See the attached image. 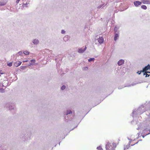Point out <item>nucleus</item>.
<instances>
[{
  "instance_id": "obj_1",
  "label": "nucleus",
  "mask_w": 150,
  "mask_h": 150,
  "mask_svg": "<svg viewBox=\"0 0 150 150\" xmlns=\"http://www.w3.org/2000/svg\"><path fill=\"white\" fill-rule=\"evenodd\" d=\"M30 135V132L23 130L21 135V137L23 141H25L29 139Z\"/></svg>"
},
{
  "instance_id": "obj_2",
  "label": "nucleus",
  "mask_w": 150,
  "mask_h": 150,
  "mask_svg": "<svg viewBox=\"0 0 150 150\" xmlns=\"http://www.w3.org/2000/svg\"><path fill=\"white\" fill-rule=\"evenodd\" d=\"M64 115L65 119V121L67 122L69 120H71V119L73 118V116H71V117H69V114H72V112L70 110H67L66 112H64Z\"/></svg>"
},
{
  "instance_id": "obj_3",
  "label": "nucleus",
  "mask_w": 150,
  "mask_h": 150,
  "mask_svg": "<svg viewBox=\"0 0 150 150\" xmlns=\"http://www.w3.org/2000/svg\"><path fill=\"white\" fill-rule=\"evenodd\" d=\"M149 122H146V121L143 123H141L137 129V130L139 129H144L143 131V133H145L146 132V130L147 129V127L148 126Z\"/></svg>"
},
{
  "instance_id": "obj_4",
  "label": "nucleus",
  "mask_w": 150,
  "mask_h": 150,
  "mask_svg": "<svg viewBox=\"0 0 150 150\" xmlns=\"http://www.w3.org/2000/svg\"><path fill=\"white\" fill-rule=\"evenodd\" d=\"M116 145V144L113 142L112 143L108 142L105 145L106 150H115V148Z\"/></svg>"
},
{
  "instance_id": "obj_5",
  "label": "nucleus",
  "mask_w": 150,
  "mask_h": 150,
  "mask_svg": "<svg viewBox=\"0 0 150 150\" xmlns=\"http://www.w3.org/2000/svg\"><path fill=\"white\" fill-rule=\"evenodd\" d=\"M144 107V105H142L137 110V114H142L144 112L146 111Z\"/></svg>"
},
{
  "instance_id": "obj_6",
  "label": "nucleus",
  "mask_w": 150,
  "mask_h": 150,
  "mask_svg": "<svg viewBox=\"0 0 150 150\" xmlns=\"http://www.w3.org/2000/svg\"><path fill=\"white\" fill-rule=\"evenodd\" d=\"M14 105L12 103H8L6 105L7 108L10 110H14Z\"/></svg>"
},
{
  "instance_id": "obj_7",
  "label": "nucleus",
  "mask_w": 150,
  "mask_h": 150,
  "mask_svg": "<svg viewBox=\"0 0 150 150\" xmlns=\"http://www.w3.org/2000/svg\"><path fill=\"white\" fill-rule=\"evenodd\" d=\"M55 60V62H57L56 66L57 69H58L59 68V64L60 63V62H61V60H62V57H59V58H56Z\"/></svg>"
},
{
  "instance_id": "obj_8",
  "label": "nucleus",
  "mask_w": 150,
  "mask_h": 150,
  "mask_svg": "<svg viewBox=\"0 0 150 150\" xmlns=\"http://www.w3.org/2000/svg\"><path fill=\"white\" fill-rule=\"evenodd\" d=\"M142 82H139L138 83H133L131 84V85H125L124 87H121L120 86H119L118 87V89H122V88H123L125 87H130L131 86H134L137 84L140 83Z\"/></svg>"
},
{
  "instance_id": "obj_9",
  "label": "nucleus",
  "mask_w": 150,
  "mask_h": 150,
  "mask_svg": "<svg viewBox=\"0 0 150 150\" xmlns=\"http://www.w3.org/2000/svg\"><path fill=\"white\" fill-rule=\"evenodd\" d=\"M87 47L86 46L84 47H83L79 48L78 52L80 53H82L84 52L86 49Z\"/></svg>"
},
{
  "instance_id": "obj_10",
  "label": "nucleus",
  "mask_w": 150,
  "mask_h": 150,
  "mask_svg": "<svg viewBox=\"0 0 150 150\" xmlns=\"http://www.w3.org/2000/svg\"><path fill=\"white\" fill-rule=\"evenodd\" d=\"M144 108L146 111L150 110V102H149L147 103L146 102L144 104Z\"/></svg>"
},
{
  "instance_id": "obj_11",
  "label": "nucleus",
  "mask_w": 150,
  "mask_h": 150,
  "mask_svg": "<svg viewBox=\"0 0 150 150\" xmlns=\"http://www.w3.org/2000/svg\"><path fill=\"white\" fill-rule=\"evenodd\" d=\"M108 4V2H107L106 4L103 2L102 1H101V3L100 4L99 6H98L97 8H98L99 9L100 8H104V7L106 6Z\"/></svg>"
},
{
  "instance_id": "obj_12",
  "label": "nucleus",
  "mask_w": 150,
  "mask_h": 150,
  "mask_svg": "<svg viewBox=\"0 0 150 150\" xmlns=\"http://www.w3.org/2000/svg\"><path fill=\"white\" fill-rule=\"evenodd\" d=\"M135 110H133L132 112V116L133 117H137L138 115H140V114H137V110L136 111Z\"/></svg>"
},
{
  "instance_id": "obj_13",
  "label": "nucleus",
  "mask_w": 150,
  "mask_h": 150,
  "mask_svg": "<svg viewBox=\"0 0 150 150\" xmlns=\"http://www.w3.org/2000/svg\"><path fill=\"white\" fill-rule=\"evenodd\" d=\"M142 4V2L138 1H134V4L136 7H138L139 5H140Z\"/></svg>"
},
{
  "instance_id": "obj_14",
  "label": "nucleus",
  "mask_w": 150,
  "mask_h": 150,
  "mask_svg": "<svg viewBox=\"0 0 150 150\" xmlns=\"http://www.w3.org/2000/svg\"><path fill=\"white\" fill-rule=\"evenodd\" d=\"M119 29V27L116 25L114 29L113 32L114 33H119V31L118 30Z\"/></svg>"
},
{
  "instance_id": "obj_15",
  "label": "nucleus",
  "mask_w": 150,
  "mask_h": 150,
  "mask_svg": "<svg viewBox=\"0 0 150 150\" xmlns=\"http://www.w3.org/2000/svg\"><path fill=\"white\" fill-rule=\"evenodd\" d=\"M7 148V146L5 145H0V150H6Z\"/></svg>"
},
{
  "instance_id": "obj_16",
  "label": "nucleus",
  "mask_w": 150,
  "mask_h": 150,
  "mask_svg": "<svg viewBox=\"0 0 150 150\" xmlns=\"http://www.w3.org/2000/svg\"><path fill=\"white\" fill-rule=\"evenodd\" d=\"M146 122H149V124H148L149 125V126H148L147 127V129L146 130V132L147 131H149V132L147 134L148 135L150 134V121H146Z\"/></svg>"
},
{
  "instance_id": "obj_17",
  "label": "nucleus",
  "mask_w": 150,
  "mask_h": 150,
  "mask_svg": "<svg viewBox=\"0 0 150 150\" xmlns=\"http://www.w3.org/2000/svg\"><path fill=\"white\" fill-rule=\"evenodd\" d=\"M114 34V40L116 41L119 37V33H115Z\"/></svg>"
},
{
  "instance_id": "obj_18",
  "label": "nucleus",
  "mask_w": 150,
  "mask_h": 150,
  "mask_svg": "<svg viewBox=\"0 0 150 150\" xmlns=\"http://www.w3.org/2000/svg\"><path fill=\"white\" fill-rule=\"evenodd\" d=\"M22 63V62L20 61H18L17 62H15L14 63V65L16 67H18L21 65Z\"/></svg>"
},
{
  "instance_id": "obj_19",
  "label": "nucleus",
  "mask_w": 150,
  "mask_h": 150,
  "mask_svg": "<svg viewBox=\"0 0 150 150\" xmlns=\"http://www.w3.org/2000/svg\"><path fill=\"white\" fill-rule=\"evenodd\" d=\"M125 61L123 59H121L119 60L117 62V64L119 66H121L124 63Z\"/></svg>"
},
{
  "instance_id": "obj_20",
  "label": "nucleus",
  "mask_w": 150,
  "mask_h": 150,
  "mask_svg": "<svg viewBox=\"0 0 150 150\" xmlns=\"http://www.w3.org/2000/svg\"><path fill=\"white\" fill-rule=\"evenodd\" d=\"M98 41L100 44H102L104 42V39L103 37H101L99 38L98 39Z\"/></svg>"
},
{
  "instance_id": "obj_21",
  "label": "nucleus",
  "mask_w": 150,
  "mask_h": 150,
  "mask_svg": "<svg viewBox=\"0 0 150 150\" xmlns=\"http://www.w3.org/2000/svg\"><path fill=\"white\" fill-rule=\"evenodd\" d=\"M33 42L34 45H37L39 42V41L37 39H35L33 40Z\"/></svg>"
},
{
  "instance_id": "obj_22",
  "label": "nucleus",
  "mask_w": 150,
  "mask_h": 150,
  "mask_svg": "<svg viewBox=\"0 0 150 150\" xmlns=\"http://www.w3.org/2000/svg\"><path fill=\"white\" fill-rule=\"evenodd\" d=\"M142 3L144 4H150V1L143 0L142 1Z\"/></svg>"
},
{
  "instance_id": "obj_23",
  "label": "nucleus",
  "mask_w": 150,
  "mask_h": 150,
  "mask_svg": "<svg viewBox=\"0 0 150 150\" xmlns=\"http://www.w3.org/2000/svg\"><path fill=\"white\" fill-rule=\"evenodd\" d=\"M6 3L4 1H0V6H4L5 5Z\"/></svg>"
},
{
  "instance_id": "obj_24",
  "label": "nucleus",
  "mask_w": 150,
  "mask_h": 150,
  "mask_svg": "<svg viewBox=\"0 0 150 150\" xmlns=\"http://www.w3.org/2000/svg\"><path fill=\"white\" fill-rule=\"evenodd\" d=\"M29 2L27 1L25 4L23 3L22 5L23 7H28L29 4Z\"/></svg>"
},
{
  "instance_id": "obj_25",
  "label": "nucleus",
  "mask_w": 150,
  "mask_h": 150,
  "mask_svg": "<svg viewBox=\"0 0 150 150\" xmlns=\"http://www.w3.org/2000/svg\"><path fill=\"white\" fill-rule=\"evenodd\" d=\"M146 70L147 71L150 68V65L149 64H148L147 66H146L144 67Z\"/></svg>"
},
{
  "instance_id": "obj_26",
  "label": "nucleus",
  "mask_w": 150,
  "mask_h": 150,
  "mask_svg": "<svg viewBox=\"0 0 150 150\" xmlns=\"http://www.w3.org/2000/svg\"><path fill=\"white\" fill-rule=\"evenodd\" d=\"M69 39V38H68V35H66L63 38L65 42L67 41Z\"/></svg>"
},
{
  "instance_id": "obj_27",
  "label": "nucleus",
  "mask_w": 150,
  "mask_h": 150,
  "mask_svg": "<svg viewBox=\"0 0 150 150\" xmlns=\"http://www.w3.org/2000/svg\"><path fill=\"white\" fill-rule=\"evenodd\" d=\"M23 54V52L22 51H20L19 52H18V54H15L16 56V57H18L19 56V55H21Z\"/></svg>"
},
{
  "instance_id": "obj_28",
  "label": "nucleus",
  "mask_w": 150,
  "mask_h": 150,
  "mask_svg": "<svg viewBox=\"0 0 150 150\" xmlns=\"http://www.w3.org/2000/svg\"><path fill=\"white\" fill-rule=\"evenodd\" d=\"M130 146L129 145H125L124 146V150H125L126 149H129V147Z\"/></svg>"
},
{
  "instance_id": "obj_29",
  "label": "nucleus",
  "mask_w": 150,
  "mask_h": 150,
  "mask_svg": "<svg viewBox=\"0 0 150 150\" xmlns=\"http://www.w3.org/2000/svg\"><path fill=\"white\" fill-rule=\"evenodd\" d=\"M95 60L94 58H91L88 59V61L89 62H91V61L93 62Z\"/></svg>"
},
{
  "instance_id": "obj_30",
  "label": "nucleus",
  "mask_w": 150,
  "mask_h": 150,
  "mask_svg": "<svg viewBox=\"0 0 150 150\" xmlns=\"http://www.w3.org/2000/svg\"><path fill=\"white\" fill-rule=\"evenodd\" d=\"M30 53V52L28 51L25 50L23 52V54L26 55H28Z\"/></svg>"
},
{
  "instance_id": "obj_31",
  "label": "nucleus",
  "mask_w": 150,
  "mask_h": 150,
  "mask_svg": "<svg viewBox=\"0 0 150 150\" xmlns=\"http://www.w3.org/2000/svg\"><path fill=\"white\" fill-rule=\"evenodd\" d=\"M142 9L144 10H146L147 9V7L145 5H142L141 6Z\"/></svg>"
},
{
  "instance_id": "obj_32",
  "label": "nucleus",
  "mask_w": 150,
  "mask_h": 150,
  "mask_svg": "<svg viewBox=\"0 0 150 150\" xmlns=\"http://www.w3.org/2000/svg\"><path fill=\"white\" fill-rule=\"evenodd\" d=\"M96 149L98 150H103L101 146H99L97 147Z\"/></svg>"
},
{
  "instance_id": "obj_33",
  "label": "nucleus",
  "mask_w": 150,
  "mask_h": 150,
  "mask_svg": "<svg viewBox=\"0 0 150 150\" xmlns=\"http://www.w3.org/2000/svg\"><path fill=\"white\" fill-rule=\"evenodd\" d=\"M27 67V66H21L20 67L21 69L22 70H24Z\"/></svg>"
},
{
  "instance_id": "obj_34",
  "label": "nucleus",
  "mask_w": 150,
  "mask_h": 150,
  "mask_svg": "<svg viewBox=\"0 0 150 150\" xmlns=\"http://www.w3.org/2000/svg\"><path fill=\"white\" fill-rule=\"evenodd\" d=\"M5 92V90L3 88H1L0 89V93H3Z\"/></svg>"
},
{
  "instance_id": "obj_35",
  "label": "nucleus",
  "mask_w": 150,
  "mask_h": 150,
  "mask_svg": "<svg viewBox=\"0 0 150 150\" xmlns=\"http://www.w3.org/2000/svg\"><path fill=\"white\" fill-rule=\"evenodd\" d=\"M66 86L65 85H63L61 87V89L62 90H63L65 89Z\"/></svg>"
},
{
  "instance_id": "obj_36",
  "label": "nucleus",
  "mask_w": 150,
  "mask_h": 150,
  "mask_svg": "<svg viewBox=\"0 0 150 150\" xmlns=\"http://www.w3.org/2000/svg\"><path fill=\"white\" fill-rule=\"evenodd\" d=\"M12 64L13 63L12 62H10L7 65L9 67H11L12 66Z\"/></svg>"
},
{
  "instance_id": "obj_37",
  "label": "nucleus",
  "mask_w": 150,
  "mask_h": 150,
  "mask_svg": "<svg viewBox=\"0 0 150 150\" xmlns=\"http://www.w3.org/2000/svg\"><path fill=\"white\" fill-rule=\"evenodd\" d=\"M146 71L147 70H146V69H145V68L144 67V68H143L142 70H141V71H142V72H146Z\"/></svg>"
},
{
  "instance_id": "obj_38",
  "label": "nucleus",
  "mask_w": 150,
  "mask_h": 150,
  "mask_svg": "<svg viewBox=\"0 0 150 150\" xmlns=\"http://www.w3.org/2000/svg\"><path fill=\"white\" fill-rule=\"evenodd\" d=\"M88 69V67H84L83 68V70L86 71Z\"/></svg>"
},
{
  "instance_id": "obj_39",
  "label": "nucleus",
  "mask_w": 150,
  "mask_h": 150,
  "mask_svg": "<svg viewBox=\"0 0 150 150\" xmlns=\"http://www.w3.org/2000/svg\"><path fill=\"white\" fill-rule=\"evenodd\" d=\"M30 61L31 63H35V59H32L30 60Z\"/></svg>"
},
{
  "instance_id": "obj_40",
  "label": "nucleus",
  "mask_w": 150,
  "mask_h": 150,
  "mask_svg": "<svg viewBox=\"0 0 150 150\" xmlns=\"http://www.w3.org/2000/svg\"><path fill=\"white\" fill-rule=\"evenodd\" d=\"M61 33L62 34H64L65 33V31L64 30H62L61 31Z\"/></svg>"
},
{
  "instance_id": "obj_41",
  "label": "nucleus",
  "mask_w": 150,
  "mask_h": 150,
  "mask_svg": "<svg viewBox=\"0 0 150 150\" xmlns=\"http://www.w3.org/2000/svg\"><path fill=\"white\" fill-rule=\"evenodd\" d=\"M141 72H142L141 71H141H138L137 72V73L138 74L140 75V74H141Z\"/></svg>"
},
{
  "instance_id": "obj_42",
  "label": "nucleus",
  "mask_w": 150,
  "mask_h": 150,
  "mask_svg": "<svg viewBox=\"0 0 150 150\" xmlns=\"http://www.w3.org/2000/svg\"><path fill=\"white\" fill-rule=\"evenodd\" d=\"M33 64V63L30 62L29 64H28V66H30L31 65H32Z\"/></svg>"
},
{
  "instance_id": "obj_43",
  "label": "nucleus",
  "mask_w": 150,
  "mask_h": 150,
  "mask_svg": "<svg viewBox=\"0 0 150 150\" xmlns=\"http://www.w3.org/2000/svg\"><path fill=\"white\" fill-rule=\"evenodd\" d=\"M0 74H5L4 73L2 72V71L1 70H0Z\"/></svg>"
},
{
  "instance_id": "obj_44",
  "label": "nucleus",
  "mask_w": 150,
  "mask_h": 150,
  "mask_svg": "<svg viewBox=\"0 0 150 150\" xmlns=\"http://www.w3.org/2000/svg\"><path fill=\"white\" fill-rule=\"evenodd\" d=\"M150 76V74L149 75V74H146L145 77H149Z\"/></svg>"
},
{
  "instance_id": "obj_45",
  "label": "nucleus",
  "mask_w": 150,
  "mask_h": 150,
  "mask_svg": "<svg viewBox=\"0 0 150 150\" xmlns=\"http://www.w3.org/2000/svg\"><path fill=\"white\" fill-rule=\"evenodd\" d=\"M139 141H138L136 143L133 144V145H131V146H133L134 145L136 144H137L139 142Z\"/></svg>"
},
{
  "instance_id": "obj_46",
  "label": "nucleus",
  "mask_w": 150,
  "mask_h": 150,
  "mask_svg": "<svg viewBox=\"0 0 150 150\" xmlns=\"http://www.w3.org/2000/svg\"><path fill=\"white\" fill-rule=\"evenodd\" d=\"M148 135V134H145V135H142V137H143V138H144V137L146 136V135Z\"/></svg>"
},
{
  "instance_id": "obj_47",
  "label": "nucleus",
  "mask_w": 150,
  "mask_h": 150,
  "mask_svg": "<svg viewBox=\"0 0 150 150\" xmlns=\"http://www.w3.org/2000/svg\"><path fill=\"white\" fill-rule=\"evenodd\" d=\"M127 139L130 141H132V140L131 139L129 138L128 137H127Z\"/></svg>"
},
{
  "instance_id": "obj_48",
  "label": "nucleus",
  "mask_w": 150,
  "mask_h": 150,
  "mask_svg": "<svg viewBox=\"0 0 150 150\" xmlns=\"http://www.w3.org/2000/svg\"><path fill=\"white\" fill-rule=\"evenodd\" d=\"M79 123L74 128H73V129H72L71 130V131L72 130H73L77 126H78V124H79Z\"/></svg>"
},
{
  "instance_id": "obj_49",
  "label": "nucleus",
  "mask_w": 150,
  "mask_h": 150,
  "mask_svg": "<svg viewBox=\"0 0 150 150\" xmlns=\"http://www.w3.org/2000/svg\"><path fill=\"white\" fill-rule=\"evenodd\" d=\"M131 142L132 141H130L129 142V143H128V145H129L130 146L131 143Z\"/></svg>"
},
{
  "instance_id": "obj_50",
  "label": "nucleus",
  "mask_w": 150,
  "mask_h": 150,
  "mask_svg": "<svg viewBox=\"0 0 150 150\" xmlns=\"http://www.w3.org/2000/svg\"><path fill=\"white\" fill-rule=\"evenodd\" d=\"M146 72H144V74H143V75H145L146 76Z\"/></svg>"
},
{
  "instance_id": "obj_51",
  "label": "nucleus",
  "mask_w": 150,
  "mask_h": 150,
  "mask_svg": "<svg viewBox=\"0 0 150 150\" xmlns=\"http://www.w3.org/2000/svg\"><path fill=\"white\" fill-rule=\"evenodd\" d=\"M146 74L148 73H150V72H149V71H146Z\"/></svg>"
},
{
  "instance_id": "obj_52",
  "label": "nucleus",
  "mask_w": 150,
  "mask_h": 150,
  "mask_svg": "<svg viewBox=\"0 0 150 150\" xmlns=\"http://www.w3.org/2000/svg\"><path fill=\"white\" fill-rule=\"evenodd\" d=\"M28 60H26L23 61V62H28Z\"/></svg>"
},
{
  "instance_id": "obj_53",
  "label": "nucleus",
  "mask_w": 150,
  "mask_h": 150,
  "mask_svg": "<svg viewBox=\"0 0 150 150\" xmlns=\"http://www.w3.org/2000/svg\"><path fill=\"white\" fill-rule=\"evenodd\" d=\"M137 134L138 135V136H139V134H140V133L139 132L138 133H137Z\"/></svg>"
},
{
  "instance_id": "obj_54",
  "label": "nucleus",
  "mask_w": 150,
  "mask_h": 150,
  "mask_svg": "<svg viewBox=\"0 0 150 150\" xmlns=\"http://www.w3.org/2000/svg\"><path fill=\"white\" fill-rule=\"evenodd\" d=\"M139 137V136H138V137L136 138V139H138V138Z\"/></svg>"
},
{
  "instance_id": "obj_55",
  "label": "nucleus",
  "mask_w": 150,
  "mask_h": 150,
  "mask_svg": "<svg viewBox=\"0 0 150 150\" xmlns=\"http://www.w3.org/2000/svg\"><path fill=\"white\" fill-rule=\"evenodd\" d=\"M142 141V139H140L139 140V141Z\"/></svg>"
},
{
  "instance_id": "obj_56",
  "label": "nucleus",
  "mask_w": 150,
  "mask_h": 150,
  "mask_svg": "<svg viewBox=\"0 0 150 150\" xmlns=\"http://www.w3.org/2000/svg\"><path fill=\"white\" fill-rule=\"evenodd\" d=\"M17 79H18V78H17V77L16 76V80Z\"/></svg>"
},
{
  "instance_id": "obj_57",
  "label": "nucleus",
  "mask_w": 150,
  "mask_h": 150,
  "mask_svg": "<svg viewBox=\"0 0 150 150\" xmlns=\"http://www.w3.org/2000/svg\"><path fill=\"white\" fill-rule=\"evenodd\" d=\"M133 122V121H132L131 122V123H132V122Z\"/></svg>"
},
{
  "instance_id": "obj_58",
  "label": "nucleus",
  "mask_w": 150,
  "mask_h": 150,
  "mask_svg": "<svg viewBox=\"0 0 150 150\" xmlns=\"http://www.w3.org/2000/svg\"><path fill=\"white\" fill-rule=\"evenodd\" d=\"M60 142H59V145H60Z\"/></svg>"
},
{
  "instance_id": "obj_59",
  "label": "nucleus",
  "mask_w": 150,
  "mask_h": 150,
  "mask_svg": "<svg viewBox=\"0 0 150 150\" xmlns=\"http://www.w3.org/2000/svg\"><path fill=\"white\" fill-rule=\"evenodd\" d=\"M2 86H4V85H3V84H2Z\"/></svg>"
},
{
  "instance_id": "obj_60",
  "label": "nucleus",
  "mask_w": 150,
  "mask_h": 150,
  "mask_svg": "<svg viewBox=\"0 0 150 150\" xmlns=\"http://www.w3.org/2000/svg\"><path fill=\"white\" fill-rule=\"evenodd\" d=\"M134 141H135V139H134Z\"/></svg>"
}]
</instances>
